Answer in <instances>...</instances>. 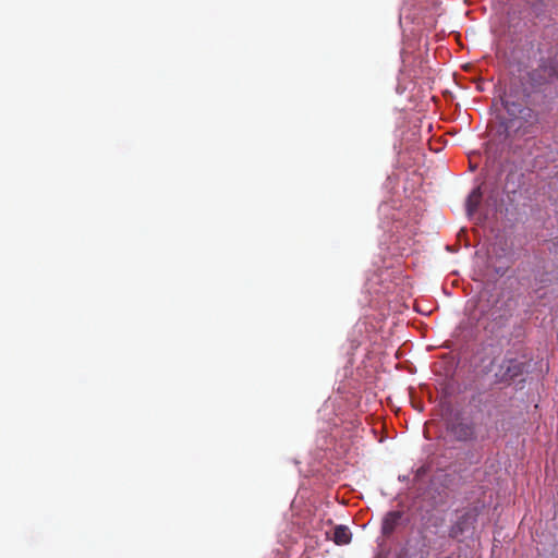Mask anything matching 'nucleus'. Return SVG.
<instances>
[{
    "mask_svg": "<svg viewBox=\"0 0 558 558\" xmlns=\"http://www.w3.org/2000/svg\"><path fill=\"white\" fill-rule=\"evenodd\" d=\"M481 201H482V192H481L480 187H476L472 191V193L469 195L468 201H466V210L470 216L473 215L477 210V208L481 204Z\"/></svg>",
    "mask_w": 558,
    "mask_h": 558,
    "instance_id": "8",
    "label": "nucleus"
},
{
    "mask_svg": "<svg viewBox=\"0 0 558 558\" xmlns=\"http://www.w3.org/2000/svg\"><path fill=\"white\" fill-rule=\"evenodd\" d=\"M403 517L402 511H390L388 512L383 521L381 531L384 535H390L395 532Z\"/></svg>",
    "mask_w": 558,
    "mask_h": 558,
    "instance_id": "5",
    "label": "nucleus"
},
{
    "mask_svg": "<svg viewBox=\"0 0 558 558\" xmlns=\"http://www.w3.org/2000/svg\"><path fill=\"white\" fill-rule=\"evenodd\" d=\"M543 73L545 77H548V81L551 82L554 78L558 77V69L554 61L549 59H541L536 69L533 70V75H537Z\"/></svg>",
    "mask_w": 558,
    "mask_h": 558,
    "instance_id": "6",
    "label": "nucleus"
},
{
    "mask_svg": "<svg viewBox=\"0 0 558 558\" xmlns=\"http://www.w3.org/2000/svg\"><path fill=\"white\" fill-rule=\"evenodd\" d=\"M527 75H529V78H530V81L532 82V84L534 86H542L544 84L549 83L548 77H545V75L543 73H539V74L534 76L533 75V70H532L531 72H529Z\"/></svg>",
    "mask_w": 558,
    "mask_h": 558,
    "instance_id": "9",
    "label": "nucleus"
},
{
    "mask_svg": "<svg viewBox=\"0 0 558 558\" xmlns=\"http://www.w3.org/2000/svg\"><path fill=\"white\" fill-rule=\"evenodd\" d=\"M477 521V511L471 509L461 514L449 529V537L460 541V537L474 530Z\"/></svg>",
    "mask_w": 558,
    "mask_h": 558,
    "instance_id": "3",
    "label": "nucleus"
},
{
    "mask_svg": "<svg viewBox=\"0 0 558 558\" xmlns=\"http://www.w3.org/2000/svg\"><path fill=\"white\" fill-rule=\"evenodd\" d=\"M532 9L535 11V15L536 16H539V12H537V8H536V4H532Z\"/></svg>",
    "mask_w": 558,
    "mask_h": 558,
    "instance_id": "10",
    "label": "nucleus"
},
{
    "mask_svg": "<svg viewBox=\"0 0 558 558\" xmlns=\"http://www.w3.org/2000/svg\"><path fill=\"white\" fill-rule=\"evenodd\" d=\"M451 433L459 441H468L474 438V427L466 422L454 423L451 426Z\"/></svg>",
    "mask_w": 558,
    "mask_h": 558,
    "instance_id": "4",
    "label": "nucleus"
},
{
    "mask_svg": "<svg viewBox=\"0 0 558 558\" xmlns=\"http://www.w3.org/2000/svg\"><path fill=\"white\" fill-rule=\"evenodd\" d=\"M331 539L337 545H348L352 539V534H351L350 529L345 525H337L333 529Z\"/></svg>",
    "mask_w": 558,
    "mask_h": 558,
    "instance_id": "7",
    "label": "nucleus"
},
{
    "mask_svg": "<svg viewBox=\"0 0 558 558\" xmlns=\"http://www.w3.org/2000/svg\"><path fill=\"white\" fill-rule=\"evenodd\" d=\"M524 363L517 359H504L495 371L497 383L510 384L512 380L523 374Z\"/></svg>",
    "mask_w": 558,
    "mask_h": 558,
    "instance_id": "2",
    "label": "nucleus"
},
{
    "mask_svg": "<svg viewBox=\"0 0 558 558\" xmlns=\"http://www.w3.org/2000/svg\"><path fill=\"white\" fill-rule=\"evenodd\" d=\"M501 104L509 119L506 123L508 132L514 136H525L532 133L533 129L539 123V114L536 110L524 106L522 102L506 96L501 98Z\"/></svg>",
    "mask_w": 558,
    "mask_h": 558,
    "instance_id": "1",
    "label": "nucleus"
}]
</instances>
